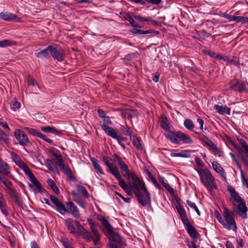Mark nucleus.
Wrapping results in <instances>:
<instances>
[{"label": "nucleus", "mask_w": 248, "mask_h": 248, "mask_svg": "<svg viewBox=\"0 0 248 248\" xmlns=\"http://www.w3.org/2000/svg\"><path fill=\"white\" fill-rule=\"evenodd\" d=\"M159 121L160 126L164 130L168 131L166 137L169 139L171 142L179 144L182 141L185 143H191L192 142L190 137L180 131L174 132L170 131V123L167 117L163 115L160 117Z\"/></svg>", "instance_id": "nucleus-1"}, {"label": "nucleus", "mask_w": 248, "mask_h": 248, "mask_svg": "<svg viewBox=\"0 0 248 248\" xmlns=\"http://www.w3.org/2000/svg\"><path fill=\"white\" fill-rule=\"evenodd\" d=\"M103 162L107 167V171L112 174L115 178L119 181V186L130 196L133 194L132 191L134 193V185L138 186L136 183H127L122 178L120 172L118 167H114L111 162V159L108 157H103Z\"/></svg>", "instance_id": "nucleus-2"}, {"label": "nucleus", "mask_w": 248, "mask_h": 248, "mask_svg": "<svg viewBox=\"0 0 248 248\" xmlns=\"http://www.w3.org/2000/svg\"><path fill=\"white\" fill-rule=\"evenodd\" d=\"M197 171L201 183L209 192H211L213 190L217 188L215 179L208 169L199 168Z\"/></svg>", "instance_id": "nucleus-3"}, {"label": "nucleus", "mask_w": 248, "mask_h": 248, "mask_svg": "<svg viewBox=\"0 0 248 248\" xmlns=\"http://www.w3.org/2000/svg\"><path fill=\"white\" fill-rule=\"evenodd\" d=\"M102 119L104 122L103 123L100 122V126L104 132L108 136L116 140L121 146H124L123 144H121V143L125 140V138L119 136L116 131L113 128L109 127L107 125V124L111 125L112 124V122L110 120V118L108 116H106Z\"/></svg>", "instance_id": "nucleus-4"}, {"label": "nucleus", "mask_w": 248, "mask_h": 248, "mask_svg": "<svg viewBox=\"0 0 248 248\" xmlns=\"http://www.w3.org/2000/svg\"><path fill=\"white\" fill-rule=\"evenodd\" d=\"M134 186V194L138 198L139 203L144 207L150 204L151 202V195L145 185H143L141 188L136 185Z\"/></svg>", "instance_id": "nucleus-5"}, {"label": "nucleus", "mask_w": 248, "mask_h": 248, "mask_svg": "<svg viewBox=\"0 0 248 248\" xmlns=\"http://www.w3.org/2000/svg\"><path fill=\"white\" fill-rule=\"evenodd\" d=\"M223 215L224 218H222L220 223L226 229L229 231L232 230L236 232L237 231V226L234 218V212H231L227 208H224Z\"/></svg>", "instance_id": "nucleus-6"}, {"label": "nucleus", "mask_w": 248, "mask_h": 248, "mask_svg": "<svg viewBox=\"0 0 248 248\" xmlns=\"http://www.w3.org/2000/svg\"><path fill=\"white\" fill-rule=\"evenodd\" d=\"M104 233L109 239V245L111 248H118V244L123 243L122 237L118 232L113 231L112 227L107 231V233L104 232Z\"/></svg>", "instance_id": "nucleus-7"}, {"label": "nucleus", "mask_w": 248, "mask_h": 248, "mask_svg": "<svg viewBox=\"0 0 248 248\" xmlns=\"http://www.w3.org/2000/svg\"><path fill=\"white\" fill-rule=\"evenodd\" d=\"M50 49V55L54 60L58 62H62L64 60L65 54L64 49L59 45L53 44L49 46Z\"/></svg>", "instance_id": "nucleus-8"}, {"label": "nucleus", "mask_w": 248, "mask_h": 248, "mask_svg": "<svg viewBox=\"0 0 248 248\" xmlns=\"http://www.w3.org/2000/svg\"><path fill=\"white\" fill-rule=\"evenodd\" d=\"M11 175H7L1 180H0V182L3 184L5 186V190L7 193L9 195L11 198L16 196L18 193H17L16 188L13 185L12 182L9 180L11 177Z\"/></svg>", "instance_id": "nucleus-9"}, {"label": "nucleus", "mask_w": 248, "mask_h": 248, "mask_svg": "<svg viewBox=\"0 0 248 248\" xmlns=\"http://www.w3.org/2000/svg\"><path fill=\"white\" fill-rule=\"evenodd\" d=\"M11 175H7L1 180H0V182L3 184L5 186V190L7 193L9 195L11 198L16 196L18 193H17L16 188L13 185L12 182L9 180L11 177Z\"/></svg>", "instance_id": "nucleus-10"}, {"label": "nucleus", "mask_w": 248, "mask_h": 248, "mask_svg": "<svg viewBox=\"0 0 248 248\" xmlns=\"http://www.w3.org/2000/svg\"><path fill=\"white\" fill-rule=\"evenodd\" d=\"M105 156L110 158L111 159L112 163L113 164V162H114L116 164H117L119 167L120 169L121 170L122 172H124V173L128 172V167L127 165L124 162V161L123 160V158L119 155L114 153L112 155V157H110L106 155H103L102 157V160L103 161V157ZM113 165H114V164H113ZM113 166L115 167V166ZM116 166L117 167V166Z\"/></svg>", "instance_id": "nucleus-11"}, {"label": "nucleus", "mask_w": 248, "mask_h": 248, "mask_svg": "<svg viewBox=\"0 0 248 248\" xmlns=\"http://www.w3.org/2000/svg\"><path fill=\"white\" fill-rule=\"evenodd\" d=\"M88 221L90 225L92 233L93 234V237L91 238L94 243L95 246L97 248H101V244L100 243V234L94 225L93 221L92 219H88Z\"/></svg>", "instance_id": "nucleus-12"}, {"label": "nucleus", "mask_w": 248, "mask_h": 248, "mask_svg": "<svg viewBox=\"0 0 248 248\" xmlns=\"http://www.w3.org/2000/svg\"><path fill=\"white\" fill-rule=\"evenodd\" d=\"M14 136L19 144L22 146H27L30 143L29 139L24 131L16 129L14 132Z\"/></svg>", "instance_id": "nucleus-13"}, {"label": "nucleus", "mask_w": 248, "mask_h": 248, "mask_svg": "<svg viewBox=\"0 0 248 248\" xmlns=\"http://www.w3.org/2000/svg\"><path fill=\"white\" fill-rule=\"evenodd\" d=\"M201 140L210 147V149L212 151L214 155H217L219 157L221 155L222 152L221 150L207 137L203 136Z\"/></svg>", "instance_id": "nucleus-14"}, {"label": "nucleus", "mask_w": 248, "mask_h": 248, "mask_svg": "<svg viewBox=\"0 0 248 248\" xmlns=\"http://www.w3.org/2000/svg\"><path fill=\"white\" fill-rule=\"evenodd\" d=\"M52 202L56 206V209L62 215H64L67 212V209L62 202L55 196L50 195Z\"/></svg>", "instance_id": "nucleus-15"}, {"label": "nucleus", "mask_w": 248, "mask_h": 248, "mask_svg": "<svg viewBox=\"0 0 248 248\" xmlns=\"http://www.w3.org/2000/svg\"><path fill=\"white\" fill-rule=\"evenodd\" d=\"M52 202L56 206V209L62 215H64L67 212V209L62 202L55 196L50 195Z\"/></svg>", "instance_id": "nucleus-16"}, {"label": "nucleus", "mask_w": 248, "mask_h": 248, "mask_svg": "<svg viewBox=\"0 0 248 248\" xmlns=\"http://www.w3.org/2000/svg\"><path fill=\"white\" fill-rule=\"evenodd\" d=\"M123 176L128 179H129L130 178H131L132 180L134 182L133 183H136L137 184L138 186L140 188L142 187L143 185H145L144 183L141 180H140V179L137 176L135 172H130L129 169L128 172H124L123 174Z\"/></svg>", "instance_id": "nucleus-17"}, {"label": "nucleus", "mask_w": 248, "mask_h": 248, "mask_svg": "<svg viewBox=\"0 0 248 248\" xmlns=\"http://www.w3.org/2000/svg\"><path fill=\"white\" fill-rule=\"evenodd\" d=\"M121 115L123 119L127 118L131 121L132 118L138 117V112L135 109L126 108L122 110Z\"/></svg>", "instance_id": "nucleus-18"}, {"label": "nucleus", "mask_w": 248, "mask_h": 248, "mask_svg": "<svg viewBox=\"0 0 248 248\" xmlns=\"http://www.w3.org/2000/svg\"><path fill=\"white\" fill-rule=\"evenodd\" d=\"M10 167L6 162L0 159V180L7 175H11Z\"/></svg>", "instance_id": "nucleus-19"}, {"label": "nucleus", "mask_w": 248, "mask_h": 248, "mask_svg": "<svg viewBox=\"0 0 248 248\" xmlns=\"http://www.w3.org/2000/svg\"><path fill=\"white\" fill-rule=\"evenodd\" d=\"M74 223L75 225L77 228L78 231H77L78 232V235L79 234H81L84 237V238L87 241H90L91 240V233L86 231L84 227L81 225L78 221L76 220Z\"/></svg>", "instance_id": "nucleus-20"}, {"label": "nucleus", "mask_w": 248, "mask_h": 248, "mask_svg": "<svg viewBox=\"0 0 248 248\" xmlns=\"http://www.w3.org/2000/svg\"><path fill=\"white\" fill-rule=\"evenodd\" d=\"M176 208L178 213H179L183 223L189 221L186 214V210L183 208V206L180 204V203L177 201V204L176 205Z\"/></svg>", "instance_id": "nucleus-21"}, {"label": "nucleus", "mask_w": 248, "mask_h": 248, "mask_svg": "<svg viewBox=\"0 0 248 248\" xmlns=\"http://www.w3.org/2000/svg\"><path fill=\"white\" fill-rule=\"evenodd\" d=\"M183 224L186 226V231L189 236L193 239L197 238L199 234L195 228L190 224L189 221H188Z\"/></svg>", "instance_id": "nucleus-22"}, {"label": "nucleus", "mask_w": 248, "mask_h": 248, "mask_svg": "<svg viewBox=\"0 0 248 248\" xmlns=\"http://www.w3.org/2000/svg\"><path fill=\"white\" fill-rule=\"evenodd\" d=\"M0 17L6 21H11L14 20L16 21H20V18L16 15L12 13L8 12H1L0 13Z\"/></svg>", "instance_id": "nucleus-23"}, {"label": "nucleus", "mask_w": 248, "mask_h": 248, "mask_svg": "<svg viewBox=\"0 0 248 248\" xmlns=\"http://www.w3.org/2000/svg\"><path fill=\"white\" fill-rule=\"evenodd\" d=\"M29 180L32 183V184H29L30 187H31L32 186H34L37 191L40 193H44L46 192V190L42 187L41 184L38 181L34 175L29 179Z\"/></svg>", "instance_id": "nucleus-24"}, {"label": "nucleus", "mask_w": 248, "mask_h": 248, "mask_svg": "<svg viewBox=\"0 0 248 248\" xmlns=\"http://www.w3.org/2000/svg\"><path fill=\"white\" fill-rule=\"evenodd\" d=\"M230 88L232 90L239 92H242L245 90L244 83L238 80L232 82L230 85Z\"/></svg>", "instance_id": "nucleus-25"}, {"label": "nucleus", "mask_w": 248, "mask_h": 248, "mask_svg": "<svg viewBox=\"0 0 248 248\" xmlns=\"http://www.w3.org/2000/svg\"><path fill=\"white\" fill-rule=\"evenodd\" d=\"M66 205L67 206V209L75 217L79 218L80 217L79 212L78 208L72 202H67Z\"/></svg>", "instance_id": "nucleus-26"}, {"label": "nucleus", "mask_w": 248, "mask_h": 248, "mask_svg": "<svg viewBox=\"0 0 248 248\" xmlns=\"http://www.w3.org/2000/svg\"><path fill=\"white\" fill-rule=\"evenodd\" d=\"M16 163L20 167L21 169H22L24 170L25 174L27 175H28L29 179H30L34 175L31 172L29 167L21 160H19V163H18L17 162H16Z\"/></svg>", "instance_id": "nucleus-27"}, {"label": "nucleus", "mask_w": 248, "mask_h": 248, "mask_svg": "<svg viewBox=\"0 0 248 248\" xmlns=\"http://www.w3.org/2000/svg\"><path fill=\"white\" fill-rule=\"evenodd\" d=\"M239 209V214L243 218H246L247 217V212L248 208L246 205L245 202H240L238 205Z\"/></svg>", "instance_id": "nucleus-28"}, {"label": "nucleus", "mask_w": 248, "mask_h": 248, "mask_svg": "<svg viewBox=\"0 0 248 248\" xmlns=\"http://www.w3.org/2000/svg\"><path fill=\"white\" fill-rule=\"evenodd\" d=\"M214 108L217 110V112L219 113L224 115V114H228L229 115L230 114L231 109L230 108L227 107V106H220L219 105H215L214 106Z\"/></svg>", "instance_id": "nucleus-29"}, {"label": "nucleus", "mask_w": 248, "mask_h": 248, "mask_svg": "<svg viewBox=\"0 0 248 248\" xmlns=\"http://www.w3.org/2000/svg\"><path fill=\"white\" fill-rule=\"evenodd\" d=\"M72 194L74 199V201L81 207L85 208V202L82 198L75 191H72Z\"/></svg>", "instance_id": "nucleus-30"}, {"label": "nucleus", "mask_w": 248, "mask_h": 248, "mask_svg": "<svg viewBox=\"0 0 248 248\" xmlns=\"http://www.w3.org/2000/svg\"><path fill=\"white\" fill-rule=\"evenodd\" d=\"M242 146L246 151L247 154L246 155H241L242 161L243 162L244 165L246 167L248 168V145L246 143V142L243 141L242 142Z\"/></svg>", "instance_id": "nucleus-31"}, {"label": "nucleus", "mask_w": 248, "mask_h": 248, "mask_svg": "<svg viewBox=\"0 0 248 248\" xmlns=\"http://www.w3.org/2000/svg\"><path fill=\"white\" fill-rule=\"evenodd\" d=\"M50 49H49V46L45 49L41 51L35 53L36 56L40 59L48 58L50 57Z\"/></svg>", "instance_id": "nucleus-32"}, {"label": "nucleus", "mask_w": 248, "mask_h": 248, "mask_svg": "<svg viewBox=\"0 0 248 248\" xmlns=\"http://www.w3.org/2000/svg\"><path fill=\"white\" fill-rule=\"evenodd\" d=\"M67 229L70 231L71 233L77 236L78 235V232L75 228L72 219L68 218L65 220Z\"/></svg>", "instance_id": "nucleus-33"}, {"label": "nucleus", "mask_w": 248, "mask_h": 248, "mask_svg": "<svg viewBox=\"0 0 248 248\" xmlns=\"http://www.w3.org/2000/svg\"><path fill=\"white\" fill-rule=\"evenodd\" d=\"M17 42L9 39L0 41V47H5L9 46H16Z\"/></svg>", "instance_id": "nucleus-34"}, {"label": "nucleus", "mask_w": 248, "mask_h": 248, "mask_svg": "<svg viewBox=\"0 0 248 248\" xmlns=\"http://www.w3.org/2000/svg\"><path fill=\"white\" fill-rule=\"evenodd\" d=\"M91 160L94 169L101 174H104L103 170H102L99 164L98 163L97 160L94 157L92 158Z\"/></svg>", "instance_id": "nucleus-35"}, {"label": "nucleus", "mask_w": 248, "mask_h": 248, "mask_svg": "<svg viewBox=\"0 0 248 248\" xmlns=\"http://www.w3.org/2000/svg\"><path fill=\"white\" fill-rule=\"evenodd\" d=\"M212 167L215 171L219 174H223L224 172V169L216 161L212 162Z\"/></svg>", "instance_id": "nucleus-36"}, {"label": "nucleus", "mask_w": 248, "mask_h": 248, "mask_svg": "<svg viewBox=\"0 0 248 248\" xmlns=\"http://www.w3.org/2000/svg\"><path fill=\"white\" fill-rule=\"evenodd\" d=\"M47 182L48 186L51 187V188L56 194H60L59 189L52 179H51V178L48 179Z\"/></svg>", "instance_id": "nucleus-37"}, {"label": "nucleus", "mask_w": 248, "mask_h": 248, "mask_svg": "<svg viewBox=\"0 0 248 248\" xmlns=\"http://www.w3.org/2000/svg\"><path fill=\"white\" fill-rule=\"evenodd\" d=\"M97 218L98 220L100 221L101 223L104 226L105 229H106V231L111 228L110 223L103 216L99 215L97 216Z\"/></svg>", "instance_id": "nucleus-38"}, {"label": "nucleus", "mask_w": 248, "mask_h": 248, "mask_svg": "<svg viewBox=\"0 0 248 248\" xmlns=\"http://www.w3.org/2000/svg\"><path fill=\"white\" fill-rule=\"evenodd\" d=\"M41 130L43 132L49 133L56 134L57 135H59L60 133V132L57 129L49 126L43 127L41 128Z\"/></svg>", "instance_id": "nucleus-39"}, {"label": "nucleus", "mask_w": 248, "mask_h": 248, "mask_svg": "<svg viewBox=\"0 0 248 248\" xmlns=\"http://www.w3.org/2000/svg\"><path fill=\"white\" fill-rule=\"evenodd\" d=\"M6 204L5 203L4 199L2 197V199H0V209L1 212L5 216H7L9 214L8 211L5 208Z\"/></svg>", "instance_id": "nucleus-40"}, {"label": "nucleus", "mask_w": 248, "mask_h": 248, "mask_svg": "<svg viewBox=\"0 0 248 248\" xmlns=\"http://www.w3.org/2000/svg\"><path fill=\"white\" fill-rule=\"evenodd\" d=\"M6 204L5 203L4 199L2 197V199H0V209L1 212L5 216H7L9 214L8 211L5 208Z\"/></svg>", "instance_id": "nucleus-41"}, {"label": "nucleus", "mask_w": 248, "mask_h": 248, "mask_svg": "<svg viewBox=\"0 0 248 248\" xmlns=\"http://www.w3.org/2000/svg\"><path fill=\"white\" fill-rule=\"evenodd\" d=\"M185 126L189 130L193 131L194 128V124L193 122L189 119H186L184 121Z\"/></svg>", "instance_id": "nucleus-42"}, {"label": "nucleus", "mask_w": 248, "mask_h": 248, "mask_svg": "<svg viewBox=\"0 0 248 248\" xmlns=\"http://www.w3.org/2000/svg\"><path fill=\"white\" fill-rule=\"evenodd\" d=\"M65 174H66L70 179L72 180L75 179L73 173L70 167L66 165L62 170Z\"/></svg>", "instance_id": "nucleus-43"}, {"label": "nucleus", "mask_w": 248, "mask_h": 248, "mask_svg": "<svg viewBox=\"0 0 248 248\" xmlns=\"http://www.w3.org/2000/svg\"><path fill=\"white\" fill-rule=\"evenodd\" d=\"M78 187V191L81 193L83 197L86 198H88L89 197V194L84 186L79 185Z\"/></svg>", "instance_id": "nucleus-44"}, {"label": "nucleus", "mask_w": 248, "mask_h": 248, "mask_svg": "<svg viewBox=\"0 0 248 248\" xmlns=\"http://www.w3.org/2000/svg\"><path fill=\"white\" fill-rule=\"evenodd\" d=\"M50 153L52 154V155L56 157V158L57 159V160H58V165L59 166H61L62 164H63V159L62 158V155H60V154H58L55 152H54L53 151H50Z\"/></svg>", "instance_id": "nucleus-45"}, {"label": "nucleus", "mask_w": 248, "mask_h": 248, "mask_svg": "<svg viewBox=\"0 0 248 248\" xmlns=\"http://www.w3.org/2000/svg\"><path fill=\"white\" fill-rule=\"evenodd\" d=\"M11 199L20 208H23V202L20 200V195L18 194Z\"/></svg>", "instance_id": "nucleus-46"}, {"label": "nucleus", "mask_w": 248, "mask_h": 248, "mask_svg": "<svg viewBox=\"0 0 248 248\" xmlns=\"http://www.w3.org/2000/svg\"><path fill=\"white\" fill-rule=\"evenodd\" d=\"M0 140L3 141L5 143H8L9 139L7 135L0 128Z\"/></svg>", "instance_id": "nucleus-47"}, {"label": "nucleus", "mask_w": 248, "mask_h": 248, "mask_svg": "<svg viewBox=\"0 0 248 248\" xmlns=\"http://www.w3.org/2000/svg\"><path fill=\"white\" fill-rule=\"evenodd\" d=\"M233 21H235L237 23L242 22L243 23L248 22V17L245 16H234Z\"/></svg>", "instance_id": "nucleus-48"}, {"label": "nucleus", "mask_w": 248, "mask_h": 248, "mask_svg": "<svg viewBox=\"0 0 248 248\" xmlns=\"http://www.w3.org/2000/svg\"><path fill=\"white\" fill-rule=\"evenodd\" d=\"M120 16L123 19V20H127L128 22L132 17L130 13H126L125 12H121L120 13Z\"/></svg>", "instance_id": "nucleus-49"}, {"label": "nucleus", "mask_w": 248, "mask_h": 248, "mask_svg": "<svg viewBox=\"0 0 248 248\" xmlns=\"http://www.w3.org/2000/svg\"><path fill=\"white\" fill-rule=\"evenodd\" d=\"M139 56V54L138 52H132L126 55L124 57V59L130 61L132 59L138 58Z\"/></svg>", "instance_id": "nucleus-50"}, {"label": "nucleus", "mask_w": 248, "mask_h": 248, "mask_svg": "<svg viewBox=\"0 0 248 248\" xmlns=\"http://www.w3.org/2000/svg\"><path fill=\"white\" fill-rule=\"evenodd\" d=\"M24 129L31 134L36 137H38V135L40 132L38 130L31 127H25Z\"/></svg>", "instance_id": "nucleus-51"}, {"label": "nucleus", "mask_w": 248, "mask_h": 248, "mask_svg": "<svg viewBox=\"0 0 248 248\" xmlns=\"http://www.w3.org/2000/svg\"><path fill=\"white\" fill-rule=\"evenodd\" d=\"M154 31L151 30H147V31H142L137 29H134L132 31V32L135 34H146L150 33H152Z\"/></svg>", "instance_id": "nucleus-52"}, {"label": "nucleus", "mask_w": 248, "mask_h": 248, "mask_svg": "<svg viewBox=\"0 0 248 248\" xmlns=\"http://www.w3.org/2000/svg\"><path fill=\"white\" fill-rule=\"evenodd\" d=\"M202 52L205 55H208L212 58H214L217 59L218 55V53H215V52L213 51H210L206 49L203 50Z\"/></svg>", "instance_id": "nucleus-53"}, {"label": "nucleus", "mask_w": 248, "mask_h": 248, "mask_svg": "<svg viewBox=\"0 0 248 248\" xmlns=\"http://www.w3.org/2000/svg\"><path fill=\"white\" fill-rule=\"evenodd\" d=\"M132 143L134 146L136 147V148L138 149H142V147L141 146V144H140V141L138 138L134 137L133 140L132 141Z\"/></svg>", "instance_id": "nucleus-54"}, {"label": "nucleus", "mask_w": 248, "mask_h": 248, "mask_svg": "<svg viewBox=\"0 0 248 248\" xmlns=\"http://www.w3.org/2000/svg\"><path fill=\"white\" fill-rule=\"evenodd\" d=\"M121 129L123 131L124 134L126 136H131L132 133V131L130 127H128L127 125L124 126V125H122L121 126Z\"/></svg>", "instance_id": "nucleus-55"}, {"label": "nucleus", "mask_w": 248, "mask_h": 248, "mask_svg": "<svg viewBox=\"0 0 248 248\" xmlns=\"http://www.w3.org/2000/svg\"><path fill=\"white\" fill-rule=\"evenodd\" d=\"M134 18L138 20L139 21H146V22H152V19L151 17H143L140 16H133Z\"/></svg>", "instance_id": "nucleus-56"}, {"label": "nucleus", "mask_w": 248, "mask_h": 248, "mask_svg": "<svg viewBox=\"0 0 248 248\" xmlns=\"http://www.w3.org/2000/svg\"><path fill=\"white\" fill-rule=\"evenodd\" d=\"M186 202H187V204L191 208H192L195 210V211L196 212L197 214L199 216H200V212L199 210L198 209L197 206H196V204L194 202H193L188 200H187L186 201Z\"/></svg>", "instance_id": "nucleus-57"}, {"label": "nucleus", "mask_w": 248, "mask_h": 248, "mask_svg": "<svg viewBox=\"0 0 248 248\" xmlns=\"http://www.w3.org/2000/svg\"><path fill=\"white\" fill-rule=\"evenodd\" d=\"M37 137L40 138L50 144H53V140L48 138L46 135L42 134L40 132H39Z\"/></svg>", "instance_id": "nucleus-58"}, {"label": "nucleus", "mask_w": 248, "mask_h": 248, "mask_svg": "<svg viewBox=\"0 0 248 248\" xmlns=\"http://www.w3.org/2000/svg\"><path fill=\"white\" fill-rule=\"evenodd\" d=\"M232 198H233V201L234 202H236L237 203H240V202H243V201L242 200L240 196L239 195L237 192L235 193V194H233L231 196Z\"/></svg>", "instance_id": "nucleus-59"}, {"label": "nucleus", "mask_w": 248, "mask_h": 248, "mask_svg": "<svg viewBox=\"0 0 248 248\" xmlns=\"http://www.w3.org/2000/svg\"><path fill=\"white\" fill-rule=\"evenodd\" d=\"M20 107V104L16 100H14L12 103V108L13 109L16 110V109L19 108Z\"/></svg>", "instance_id": "nucleus-60"}, {"label": "nucleus", "mask_w": 248, "mask_h": 248, "mask_svg": "<svg viewBox=\"0 0 248 248\" xmlns=\"http://www.w3.org/2000/svg\"><path fill=\"white\" fill-rule=\"evenodd\" d=\"M151 180L154 185L157 187L158 189H161V186L159 184L156 179L154 177L153 175H152L151 177Z\"/></svg>", "instance_id": "nucleus-61"}, {"label": "nucleus", "mask_w": 248, "mask_h": 248, "mask_svg": "<svg viewBox=\"0 0 248 248\" xmlns=\"http://www.w3.org/2000/svg\"><path fill=\"white\" fill-rule=\"evenodd\" d=\"M0 125L6 129L10 130L7 122L1 118H0Z\"/></svg>", "instance_id": "nucleus-62"}, {"label": "nucleus", "mask_w": 248, "mask_h": 248, "mask_svg": "<svg viewBox=\"0 0 248 248\" xmlns=\"http://www.w3.org/2000/svg\"><path fill=\"white\" fill-rule=\"evenodd\" d=\"M190 150H183L181 151L182 157L188 158L190 157Z\"/></svg>", "instance_id": "nucleus-63"}, {"label": "nucleus", "mask_w": 248, "mask_h": 248, "mask_svg": "<svg viewBox=\"0 0 248 248\" xmlns=\"http://www.w3.org/2000/svg\"><path fill=\"white\" fill-rule=\"evenodd\" d=\"M195 161L198 165L201 167H203L204 166V164L203 163L200 157L196 156L195 158Z\"/></svg>", "instance_id": "nucleus-64"}]
</instances>
